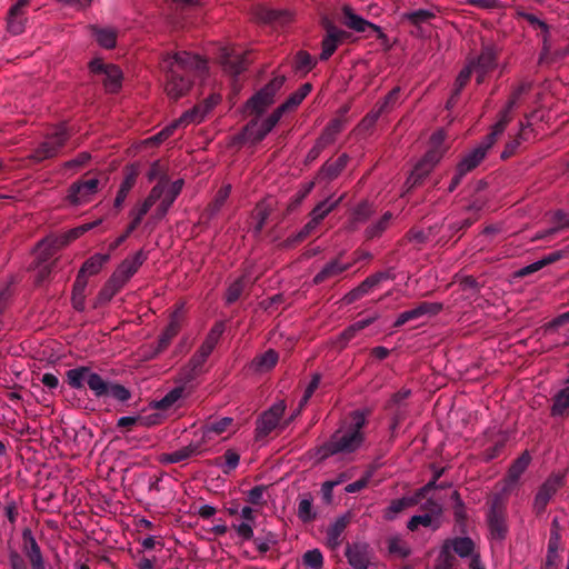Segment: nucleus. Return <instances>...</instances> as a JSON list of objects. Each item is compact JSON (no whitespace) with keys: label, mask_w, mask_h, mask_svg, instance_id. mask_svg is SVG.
I'll return each mask as SVG.
<instances>
[{"label":"nucleus","mask_w":569,"mask_h":569,"mask_svg":"<svg viewBox=\"0 0 569 569\" xmlns=\"http://www.w3.org/2000/svg\"><path fill=\"white\" fill-rule=\"evenodd\" d=\"M279 360V355L273 349H269L263 353L256 356L250 367L256 372H268L276 367Z\"/></svg>","instance_id":"39"},{"label":"nucleus","mask_w":569,"mask_h":569,"mask_svg":"<svg viewBox=\"0 0 569 569\" xmlns=\"http://www.w3.org/2000/svg\"><path fill=\"white\" fill-rule=\"evenodd\" d=\"M89 70L93 74H102V84L109 93H117L122 87L123 73L113 63H104L101 59H93L89 62Z\"/></svg>","instance_id":"10"},{"label":"nucleus","mask_w":569,"mask_h":569,"mask_svg":"<svg viewBox=\"0 0 569 569\" xmlns=\"http://www.w3.org/2000/svg\"><path fill=\"white\" fill-rule=\"evenodd\" d=\"M190 124L188 121H182L181 120V117L178 118L177 120H174L173 122H171L169 126H167L166 128H163L160 132H158L157 134H154L151 140L154 142V143H161L163 142L164 140H167L173 132L174 130L178 128V127H186Z\"/></svg>","instance_id":"64"},{"label":"nucleus","mask_w":569,"mask_h":569,"mask_svg":"<svg viewBox=\"0 0 569 569\" xmlns=\"http://www.w3.org/2000/svg\"><path fill=\"white\" fill-rule=\"evenodd\" d=\"M152 208L147 201H142L138 207L133 208L130 211V217L132 218L131 222L126 228V234H120L110 244L109 250L114 251L119 246H121L128 237L138 228L141 223L143 217L148 213V211Z\"/></svg>","instance_id":"21"},{"label":"nucleus","mask_w":569,"mask_h":569,"mask_svg":"<svg viewBox=\"0 0 569 569\" xmlns=\"http://www.w3.org/2000/svg\"><path fill=\"white\" fill-rule=\"evenodd\" d=\"M239 462L240 455L233 449H228L223 456L216 457L212 461V465L221 469L224 475H229L238 468Z\"/></svg>","instance_id":"44"},{"label":"nucleus","mask_w":569,"mask_h":569,"mask_svg":"<svg viewBox=\"0 0 569 569\" xmlns=\"http://www.w3.org/2000/svg\"><path fill=\"white\" fill-rule=\"evenodd\" d=\"M160 70L164 73L167 96L177 101L190 91L193 76H201L207 71V61L188 51L168 52L161 58Z\"/></svg>","instance_id":"1"},{"label":"nucleus","mask_w":569,"mask_h":569,"mask_svg":"<svg viewBox=\"0 0 569 569\" xmlns=\"http://www.w3.org/2000/svg\"><path fill=\"white\" fill-rule=\"evenodd\" d=\"M348 162L349 156L347 153L340 154L338 159L333 162L326 161L321 166L318 172V177L327 181H332L337 179L340 176V173L346 169Z\"/></svg>","instance_id":"34"},{"label":"nucleus","mask_w":569,"mask_h":569,"mask_svg":"<svg viewBox=\"0 0 569 569\" xmlns=\"http://www.w3.org/2000/svg\"><path fill=\"white\" fill-rule=\"evenodd\" d=\"M395 278L396 274L392 268L372 273L369 277H367L362 282H360L356 288L347 292L343 296L342 301L346 305H351L357 300L363 298L365 296L369 295L370 292H372L376 288H378V286L382 281L393 280Z\"/></svg>","instance_id":"11"},{"label":"nucleus","mask_w":569,"mask_h":569,"mask_svg":"<svg viewBox=\"0 0 569 569\" xmlns=\"http://www.w3.org/2000/svg\"><path fill=\"white\" fill-rule=\"evenodd\" d=\"M468 66L472 67V71L478 72V82H481L483 77L497 66L496 50L492 47L482 48L478 58Z\"/></svg>","instance_id":"25"},{"label":"nucleus","mask_w":569,"mask_h":569,"mask_svg":"<svg viewBox=\"0 0 569 569\" xmlns=\"http://www.w3.org/2000/svg\"><path fill=\"white\" fill-rule=\"evenodd\" d=\"M367 425V413L355 410L350 413V421L336 430L328 441L316 449L319 460L339 453H353L363 445L366 436L363 428Z\"/></svg>","instance_id":"2"},{"label":"nucleus","mask_w":569,"mask_h":569,"mask_svg":"<svg viewBox=\"0 0 569 569\" xmlns=\"http://www.w3.org/2000/svg\"><path fill=\"white\" fill-rule=\"evenodd\" d=\"M442 309L439 302L421 301L416 307L401 312L397 320H412L420 317H435Z\"/></svg>","instance_id":"28"},{"label":"nucleus","mask_w":569,"mask_h":569,"mask_svg":"<svg viewBox=\"0 0 569 569\" xmlns=\"http://www.w3.org/2000/svg\"><path fill=\"white\" fill-rule=\"evenodd\" d=\"M345 128V120L340 118H335L327 123L323 128L321 134L316 140L323 149L333 144L337 140V137L341 133Z\"/></svg>","instance_id":"36"},{"label":"nucleus","mask_w":569,"mask_h":569,"mask_svg":"<svg viewBox=\"0 0 569 569\" xmlns=\"http://www.w3.org/2000/svg\"><path fill=\"white\" fill-rule=\"evenodd\" d=\"M23 552L29 559L32 569H46L40 547L30 529L22 531Z\"/></svg>","instance_id":"23"},{"label":"nucleus","mask_w":569,"mask_h":569,"mask_svg":"<svg viewBox=\"0 0 569 569\" xmlns=\"http://www.w3.org/2000/svg\"><path fill=\"white\" fill-rule=\"evenodd\" d=\"M109 253H96L83 262L78 273L87 278L90 276L98 274L101 271L102 267L109 261Z\"/></svg>","instance_id":"42"},{"label":"nucleus","mask_w":569,"mask_h":569,"mask_svg":"<svg viewBox=\"0 0 569 569\" xmlns=\"http://www.w3.org/2000/svg\"><path fill=\"white\" fill-rule=\"evenodd\" d=\"M184 395V387L178 386L167 392L159 401H157L156 407L161 410H167L172 407L178 400H180Z\"/></svg>","instance_id":"57"},{"label":"nucleus","mask_w":569,"mask_h":569,"mask_svg":"<svg viewBox=\"0 0 569 569\" xmlns=\"http://www.w3.org/2000/svg\"><path fill=\"white\" fill-rule=\"evenodd\" d=\"M410 507H412V501L407 497L393 499L383 510V519L387 521H392L398 517L399 513Z\"/></svg>","instance_id":"53"},{"label":"nucleus","mask_w":569,"mask_h":569,"mask_svg":"<svg viewBox=\"0 0 569 569\" xmlns=\"http://www.w3.org/2000/svg\"><path fill=\"white\" fill-rule=\"evenodd\" d=\"M137 178H138V170L133 166L128 167L124 171V177L120 183V187L118 189L117 196L113 201V207L116 209H121L129 192L136 184Z\"/></svg>","instance_id":"31"},{"label":"nucleus","mask_w":569,"mask_h":569,"mask_svg":"<svg viewBox=\"0 0 569 569\" xmlns=\"http://www.w3.org/2000/svg\"><path fill=\"white\" fill-rule=\"evenodd\" d=\"M516 14L518 18L525 19L533 29L540 30L539 36L541 37L542 40V50L545 53H547L550 50L551 38L549 24L546 21L538 18L537 16L529 13L525 10L519 9L517 10Z\"/></svg>","instance_id":"29"},{"label":"nucleus","mask_w":569,"mask_h":569,"mask_svg":"<svg viewBox=\"0 0 569 569\" xmlns=\"http://www.w3.org/2000/svg\"><path fill=\"white\" fill-rule=\"evenodd\" d=\"M249 541H252L257 551L263 556L278 545L279 537L276 532L263 529L258 536H253Z\"/></svg>","instance_id":"41"},{"label":"nucleus","mask_w":569,"mask_h":569,"mask_svg":"<svg viewBox=\"0 0 569 569\" xmlns=\"http://www.w3.org/2000/svg\"><path fill=\"white\" fill-rule=\"evenodd\" d=\"M436 17L435 12L428 9H418L403 13V19L408 20L415 26L427 22Z\"/></svg>","instance_id":"62"},{"label":"nucleus","mask_w":569,"mask_h":569,"mask_svg":"<svg viewBox=\"0 0 569 569\" xmlns=\"http://www.w3.org/2000/svg\"><path fill=\"white\" fill-rule=\"evenodd\" d=\"M302 563L309 569H322L323 556L319 549H311L303 553Z\"/></svg>","instance_id":"59"},{"label":"nucleus","mask_w":569,"mask_h":569,"mask_svg":"<svg viewBox=\"0 0 569 569\" xmlns=\"http://www.w3.org/2000/svg\"><path fill=\"white\" fill-rule=\"evenodd\" d=\"M531 462V456L528 450L523 451L509 467L507 479L511 483L518 482L522 473L527 470Z\"/></svg>","instance_id":"45"},{"label":"nucleus","mask_w":569,"mask_h":569,"mask_svg":"<svg viewBox=\"0 0 569 569\" xmlns=\"http://www.w3.org/2000/svg\"><path fill=\"white\" fill-rule=\"evenodd\" d=\"M286 408L284 400H278L258 417L254 429L256 440L264 439L280 425Z\"/></svg>","instance_id":"8"},{"label":"nucleus","mask_w":569,"mask_h":569,"mask_svg":"<svg viewBox=\"0 0 569 569\" xmlns=\"http://www.w3.org/2000/svg\"><path fill=\"white\" fill-rule=\"evenodd\" d=\"M176 199L177 198L172 196L169 190L166 189L164 193L161 197L159 206L156 208L152 214V218L156 220L163 219L167 216L173 202L176 201Z\"/></svg>","instance_id":"61"},{"label":"nucleus","mask_w":569,"mask_h":569,"mask_svg":"<svg viewBox=\"0 0 569 569\" xmlns=\"http://www.w3.org/2000/svg\"><path fill=\"white\" fill-rule=\"evenodd\" d=\"M372 214V208L367 201L358 203L352 212L348 223L349 231H356L359 224L365 223Z\"/></svg>","instance_id":"46"},{"label":"nucleus","mask_w":569,"mask_h":569,"mask_svg":"<svg viewBox=\"0 0 569 569\" xmlns=\"http://www.w3.org/2000/svg\"><path fill=\"white\" fill-rule=\"evenodd\" d=\"M179 323L180 322H169L158 339V345L156 348L157 353L163 351L169 346L170 341L178 335L180 331Z\"/></svg>","instance_id":"58"},{"label":"nucleus","mask_w":569,"mask_h":569,"mask_svg":"<svg viewBox=\"0 0 569 569\" xmlns=\"http://www.w3.org/2000/svg\"><path fill=\"white\" fill-rule=\"evenodd\" d=\"M219 59L223 70L233 77L242 73L249 63L247 53L229 47L221 48Z\"/></svg>","instance_id":"17"},{"label":"nucleus","mask_w":569,"mask_h":569,"mask_svg":"<svg viewBox=\"0 0 569 569\" xmlns=\"http://www.w3.org/2000/svg\"><path fill=\"white\" fill-rule=\"evenodd\" d=\"M421 508L426 510L427 513L412 516L407 523V528L410 531H416L419 526L431 527L433 530L438 529L439 521L436 520L435 517L438 518L442 512L440 503L433 499H428Z\"/></svg>","instance_id":"16"},{"label":"nucleus","mask_w":569,"mask_h":569,"mask_svg":"<svg viewBox=\"0 0 569 569\" xmlns=\"http://www.w3.org/2000/svg\"><path fill=\"white\" fill-rule=\"evenodd\" d=\"M232 425L233 419L230 417L209 420L202 426V437L206 440H210L212 439V436H220L224 433Z\"/></svg>","instance_id":"40"},{"label":"nucleus","mask_w":569,"mask_h":569,"mask_svg":"<svg viewBox=\"0 0 569 569\" xmlns=\"http://www.w3.org/2000/svg\"><path fill=\"white\" fill-rule=\"evenodd\" d=\"M220 100L221 97L219 94L209 96L203 102L183 112L181 114V120L188 121L189 123L202 122L206 116L220 102Z\"/></svg>","instance_id":"22"},{"label":"nucleus","mask_w":569,"mask_h":569,"mask_svg":"<svg viewBox=\"0 0 569 569\" xmlns=\"http://www.w3.org/2000/svg\"><path fill=\"white\" fill-rule=\"evenodd\" d=\"M148 259V253L140 249L132 257L126 258L112 272L123 286L137 273L139 268Z\"/></svg>","instance_id":"20"},{"label":"nucleus","mask_w":569,"mask_h":569,"mask_svg":"<svg viewBox=\"0 0 569 569\" xmlns=\"http://www.w3.org/2000/svg\"><path fill=\"white\" fill-rule=\"evenodd\" d=\"M351 517L349 513H345L338 517L326 531L327 546L331 549H337L343 540V533L350 523Z\"/></svg>","instance_id":"26"},{"label":"nucleus","mask_w":569,"mask_h":569,"mask_svg":"<svg viewBox=\"0 0 569 569\" xmlns=\"http://www.w3.org/2000/svg\"><path fill=\"white\" fill-rule=\"evenodd\" d=\"M567 479V471L552 472L539 487L535 500L533 508L537 513L546 510L548 503L559 489L565 487Z\"/></svg>","instance_id":"7"},{"label":"nucleus","mask_w":569,"mask_h":569,"mask_svg":"<svg viewBox=\"0 0 569 569\" xmlns=\"http://www.w3.org/2000/svg\"><path fill=\"white\" fill-rule=\"evenodd\" d=\"M250 276L244 272L242 276L233 280L227 288L224 300L227 305L234 303L242 295L247 286L250 283Z\"/></svg>","instance_id":"43"},{"label":"nucleus","mask_w":569,"mask_h":569,"mask_svg":"<svg viewBox=\"0 0 569 569\" xmlns=\"http://www.w3.org/2000/svg\"><path fill=\"white\" fill-rule=\"evenodd\" d=\"M280 119L281 117L273 110L272 113L262 121H259L258 119L250 120L239 134V140L247 141L252 144L262 141L268 133L272 131Z\"/></svg>","instance_id":"9"},{"label":"nucleus","mask_w":569,"mask_h":569,"mask_svg":"<svg viewBox=\"0 0 569 569\" xmlns=\"http://www.w3.org/2000/svg\"><path fill=\"white\" fill-rule=\"evenodd\" d=\"M513 109H509V104L506 103L505 108L499 112L497 122L492 126L490 133H488L486 137L496 143V140L498 136L503 133L506 130L508 123L511 121Z\"/></svg>","instance_id":"50"},{"label":"nucleus","mask_w":569,"mask_h":569,"mask_svg":"<svg viewBox=\"0 0 569 569\" xmlns=\"http://www.w3.org/2000/svg\"><path fill=\"white\" fill-rule=\"evenodd\" d=\"M252 17L258 22L284 26L292 20V13L287 9H273L258 4L252 9Z\"/></svg>","instance_id":"19"},{"label":"nucleus","mask_w":569,"mask_h":569,"mask_svg":"<svg viewBox=\"0 0 569 569\" xmlns=\"http://www.w3.org/2000/svg\"><path fill=\"white\" fill-rule=\"evenodd\" d=\"M342 14L343 19L342 22L346 27L349 29L356 31V32H366L368 29H370L372 32L376 33L377 38L382 41L383 43H387L389 41L388 36L383 32V30L366 20L361 16L357 14L351 7L343 6L342 8Z\"/></svg>","instance_id":"13"},{"label":"nucleus","mask_w":569,"mask_h":569,"mask_svg":"<svg viewBox=\"0 0 569 569\" xmlns=\"http://www.w3.org/2000/svg\"><path fill=\"white\" fill-rule=\"evenodd\" d=\"M99 183L97 178L73 182L68 189L67 200L74 206L90 202L99 190Z\"/></svg>","instance_id":"14"},{"label":"nucleus","mask_w":569,"mask_h":569,"mask_svg":"<svg viewBox=\"0 0 569 569\" xmlns=\"http://www.w3.org/2000/svg\"><path fill=\"white\" fill-rule=\"evenodd\" d=\"M388 550L391 555L402 559L411 553L410 546L399 536H393L388 539Z\"/></svg>","instance_id":"56"},{"label":"nucleus","mask_w":569,"mask_h":569,"mask_svg":"<svg viewBox=\"0 0 569 569\" xmlns=\"http://www.w3.org/2000/svg\"><path fill=\"white\" fill-rule=\"evenodd\" d=\"M201 452L200 442H191L172 452H164L159 456V462L162 465L179 463Z\"/></svg>","instance_id":"27"},{"label":"nucleus","mask_w":569,"mask_h":569,"mask_svg":"<svg viewBox=\"0 0 569 569\" xmlns=\"http://www.w3.org/2000/svg\"><path fill=\"white\" fill-rule=\"evenodd\" d=\"M437 157L438 154H435L433 152H426L422 156L405 182L406 191H410L411 189L422 183V181L429 176V173L439 162Z\"/></svg>","instance_id":"15"},{"label":"nucleus","mask_w":569,"mask_h":569,"mask_svg":"<svg viewBox=\"0 0 569 569\" xmlns=\"http://www.w3.org/2000/svg\"><path fill=\"white\" fill-rule=\"evenodd\" d=\"M92 34L100 47L113 49L117 44V31L112 28L91 27Z\"/></svg>","instance_id":"48"},{"label":"nucleus","mask_w":569,"mask_h":569,"mask_svg":"<svg viewBox=\"0 0 569 569\" xmlns=\"http://www.w3.org/2000/svg\"><path fill=\"white\" fill-rule=\"evenodd\" d=\"M123 287L124 286L117 280V277L111 274L98 293V302L106 303L110 301Z\"/></svg>","instance_id":"51"},{"label":"nucleus","mask_w":569,"mask_h":569,"mask_svg":"<svg viewBox=\"0 0 569 569\" xmlns=\"http://www.w3.org/2000/svg\"><path fill=\"white\" fill-rule=\"evenodd\" d=\"M101 223V220L98 219L93 222H88V223H84V224H81L79 227H76L73 229H70L69 231H67L63 236L64 240H63V243H69L76 239H78L79 237H81L84 232L96 228L97 226H99Z\"/></svg>","instance_id":"63"},{"label":"nucleus","mask_w":569,"mask_h":569,"mask_svg":"<svg viewBox=\"0 0 569 569\" xmlns=\"http://www.w3.org/2000/svg\"><path fill=\"white\" fill-rule=\"evenodd\" d=\"M495 143L485 137L475 148L468 151L458 162L459 168L466 174L476 169L486 158Z\"/></svg>","instance_id":"18"},{"label":"nucleus","mask_w":569,"mask_h":569,"mask_svg":"<svg viewBox=\"0 0 569 569\" xmlns=\"http://www.w3.org/2000/svg\"><path fill=\"white\" fill-rule=\"evenodd\" d=\"M26 12L24 10H17L12 12V8L9 9L7 14V30L13 34L19 36L23 33L26 29Z\"/></svg>","instance_id":"49"},{"label":"nucleus","mask_w":569,"mask_h":569,"mask_svg":"<svg viewBox=\"0 0 569 569\" xmlns=\"http://www.w3.org/2000/svg\"><path fill=\"white\" fill-rule=\"evenodd\" d=\"M569 413V388H563L558 391L552 398V406L550 408L551 417H565Z\"/></svg>","instance_id":"47"},{"label":"nucleus","mask_w":569,"mask_h":569,"mask_svg":"<svg viewBox=\"0 0 569 569\" xmlns=\"http://www.w3.org/2000/svg\"><path fill=\"white\" fill-rule=\"evenodd\" d=\"M452 550L461 558L470 557L475 551V542L469 537H456L445 540L442 552L448 553Z\"/></svg>","instance_id":"30"},{"label":"nucleus","mask_w":569,"mask_h":569,"mask_svg":"<svg viewBox=\"0 0 569 569\" xmlns=\"http://www.w3.org/2000/svg\"><path fill=\"white\" fill-rule=\"evenodd\" d=\"M239 515L242 521L240 523H232V529L241 542H247L253 538L254 510L249 506H244L239 511Z\"/></svg>","instance_id":"24"},{"label":"nucleus","mask_w":569,"mask_h":569,"mask_svg":"<svg viewBox=\"0 0 569 569\" xmlns=\"http://www.w3.org/2000/svg\"><path fill=\"white\" fill-rule=\"evenodd\" d=\"M321 24L326 30V36L321 41V52L319 54V59L321 61H326L335 53L348 33L345 30L336 27L328 17L322 18Z\"/></svg>","instance_id":"12"},{"label":"nucleus","mask_w":569,"mask_h":569,"mask_svg":"<svg viewBox=\"0 0 569 569\" xmlns=\"http://www.w3.org/2000/svg\"><path fill=\"white\" fill-rule=\"evenodd\" d=\"M446 137L447 134L443 129L436 130L430 137V148L428 149L427 152H433L435 154H438V161L442 159L448 149L445 146Z\"/></svg>","instance_id":"55"},{"label":"nucleus","mask_w":569,"mask_h":569,"mask_svg":"<svg viewBox=\"0 0 569 569\" xmlns=\"http://www.w3.org/2000/svg\"><path fill=\"white\" fill-rule=\"evenodd\" d=\"M345 128V120L340 118H335L327 123L323 128L321 134L316 140L323 149L333 144L337 140V137L341 133Z\"/></svg>","instance_id":"35"},{"label":"nucleus","mask_w":569,"mask_h":569,"mask_svg":"<svg viewBox=\"0 0 569 569\" xmlns=\"http://www.w3.org/2000/svg\"><path fill=\"white\" fill-rule=\"evenodd\" d=\"M486 520L489 538L497 541L505 540L508 533V523L507 502L502 495L497 493L490 499Z\"/></svg>","instance_id":"4"},{"label":"nucleus","mask_w":569,"mask_h":569,"mask_svg":"<svg viewBox=\"0 0 569 569\" xmlns=\"http://www.w3.org/2000/svg\"><path fill=\"white\" fill-rule=\"evenodd\" d=\"M284 81V76H277L272 78L247 101L246 108L257 116L262 114L264 110L273 103L274 97L283 86Z\"/></svg>","instance_id":"6"},{"label":"nucleus","mask_w":569,"mask_h":569,"mask_svg":"<svg viewBox=\"0 0 569 569\" xmlns=\"http://www.w3.org/2000/svg\"><path fill=\"white\" fill-rule=\"evenodd\" d=\"M342 200L343 196H340L337 199H335L333 196L327 197L317 203L310 211V219L319 226L333 210L339 207Z\"/></svg>","instance_id":"32"},{"label":"nucleus","mask_w":569,"mask_h":569,"mask_svg":"<svg viewBox=\"0 0 569 569\" xmlns=\"http://www.w3.org/2000/svg\"><path fill=\"white\" fill-rule=\"evenodd\" d=\"M352 263H342L338 259L330 260L322 269L313 277V284H320L326 280L339 277L345 271L351 268Z\"/></svg>","instance_id":"33"},{"label":"nucleus","mask_w":569,"mask_h":569,"mask_svg":"<svg viewBox=\"0 0 569 569\" xmlns=\"http://www.w3.org/2000/svg\"><path fill=\"white\" fill-rule=\"evenodd\" d=\"M66 380L70 388L82 390L87 386L98 399L111 397L119 402L131 399V391L123 385L103 379L88 366H79L66 372Z\"/></svg>","instance_id":"3"},{"label":"nucleus","mask_w":569,"mask_h":569,"mask_svg":"<svg viewBox=\"0 0 569 569\" xmlns=\"http://www.w3.org/2000/svg\"><path fill=\"white\" fill-rule=\"evenodd\" d=\"M298 517L303 522H309L316 518V512L312 508V498L310 496L300 499L298 503Z\"/></svg>","instance_id":"60"},{"label":"nucleus","mask_w":569,"mask_h":569,"mask_svg":"<svg viewBox=\"0 0 569 569\" xmlns=\"http://www.w3.org/2000/svg\"><path fill=\"white\" fill-rule=\"evenodd\" d=\"M312 86L309 82L303 83L298 90L292 92L287 100L281 103L278 108L274 109V112L278 113L281 118L284 112L297 108L305 98L311 92Z\"/></svg>","instance_id":"38"},{"label":"nucleus","mask_w":569,"mask_h":569,"mask_svg":"<svg viewBox=\"0 0 569 569\" xmlns=\"http://www.w3.org/2000/svg\"><path fill=\"white\" fill-rule=\"evenodd\" d=\"M70 139V133L66 126H58L53 132L48 133L43 141L30 153L29 158L34 162H42L47 159H52L59 154L61 149Z\"/></svg>","instance_id":"5"},{"label":"nucleus","mask_w":569,"mask_h":569,"mask_svg":"<svg viewBox=\"0 0 569 569\" xmlns=\"http://www.w3.org/2000/svg\"><path fill=\"white\" fill-rule=\"evenodd\" d=\"M345 128V120L340 118H335L327 123L323 128L321 134L316 140L323 149L333 144L337 140V137L341 133Z\"/></svg>","instance_id":"37"},{"label":"nucleus","mask_w":569,"mask_h":569,"mask_svg":"<svg viewBox=\"0 0 569 569\" xmlns=\"http://www.w3.org/2000/svg\"><path fill=\"white\" fill-rule=\"evenodd\" d=\"M391 219H392V213L390 211L385 212L378 221L373 222L366 229V231H365L366 238L375 239V238L380 237L389 227Z\"/></svg>","instance_id":"54"},{"label":"nucleus","mask_w":569,"mask_h":569,"mask_svg":"<svg viewBox=\"0 0 569 569\" xmlns=\"http://www.w3.org/2000/svg\"><path fill=\"white\" fill-rule=\"evenodd\" d=\"M552 222L556 223V227H552L537 236V239H545L547 237H550L560 230L569 228V214L566 213L563 210H557L552 212L551 216Z\"/></svg>","instance_id":"52"}]
</instances>
